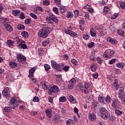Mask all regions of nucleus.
I'll list each match as a JSON object with an SVG mask.
<instances>
[{"mask_svg":"<svg viewBox=\"0 0 125 125\" xmlns=\"http://www.w3.org/2000/svg\"><path fill=\"white\" fill-rule=\"evenodd\" d=\"M83 38L84 39V40H87V39L89 38V36H88V35H87V34L84 35L83 36Z\"/></svg>","mask_w":125,"mask_h":125,"instance_id":"nucleus-64","label":"nucleus"},{"mask_svg":"<svg viewBox=\"0 0 125 125\" xmlns=\"http://www.w3.org/2000/svg\"><path fill=\"white\" fill-rule=\"evenodd\" d=\"M100 113L102 114H105L106 113H109V112L104 108H101L100 109Z\"/></svg>","mask_w":125,"mask_h":125,"instance_id":"nucleus-24","label":"nucleus"},{"mask_svg":"<svg viewBox=\"0 0 125 125\" xmlns=\"http://www.w3.org/2000/svg\"><path fill=\"white\" fill-rule=\"evenodd\" d=\"M43 4H44V5H49V1L48 0L43 1Z\"/></svg>","mask_w":125,"mask_h":125,"instance_id":"nucleus-57","label":"nucleus"},{"mask_svg":"<svg viewBox=\"0 0 125 125\" xmlns=\"http://www.w3.org/2000/svg\"><path fill=\"white\" fill-rule=\"evenodd\" d=\"M11 109H13L12 107H11H11L10 106H9V107L6 106L4 108V111L7 112V113H9V112H10V110H11Z\"/></svg>","mask_w":125,"mask_h":125,"instance_id":"nucleus-30","label":"nucleus"},{"mask_svg":"<svg viewBox=\"0 0 125 125\" xmlns=\"http://www.w3.org/2000/svg\"><path fill=\"white\" fill-rule=\"evenodd\" d=\"M90 68L92 72H95L96 69H97V66L95 64H92L90 66Z\"/></svg>","mask_w":125,"mask_h":125,"instance_id":"nucleus-27","label":"nucleus"},{"mask_svg":"<svg viewBox=\"0 0 125 125\" xmlns=\"http://www.w3.org/2000/svg\"><path fill=\"white\" fill-rule=\"evenodd\" d=\"M93 77L94 78V79H97L98 78V73L97 72L93 73Z\"/></svg>","mask_w":125,"mask_h":125,"instance_id":"nucleus-56","label":"nucleus"},{"mask_svg":"<svg viewBox=\"0 0 125 125\" xmlns=\"http://www.w3.org/2000/svg\"><path fill=\"white\" fill-rule=\"evenodd\" d=\"M5 27L6 31L8 32H12L13 31V28L10 24H7Z\"/></svg>","mask_w":125,"mask_h":125,"instance_id":"nucleus-16","label":"nucleus"},{"mask_svg":"<svg viewBox=\"0 0 125 125\" xmlns=\"http://www.w3.org/2000/svg\"><path fill=\"white\" fill-rule=\"evenodd\" d=\"M66 17L67 18H72V17H73V13H72V12H69L67 13Z\"/></svg>","mask_w":125,"mask_h":125,"instance_id":"nucleus-46","label":"nucleus"},{"mask_svg":"<svg viewBox=\"0 0 125 125\" xmlns=\"http://www.w3.org/2000/svg\"><path fill=\"white\" fill-rule=\"evenodd\" d=\"M76 79L75 78H72L71 80L69 81V83L71 84H75L76 83Z\"/></svg>","mask_w":125,"mask_h":125,"instance_id":"nucleus-41","label":"nucleus"},{"mask_svg":"<svg viewBox=\"0 0 125 125\" xmlns=\"http://www.w3.org/2000/svg\"><path fill=\"white\" fill-rule=\"evenodd\" d=\"M53 10L57 15H59V12L58 11V8L56 7H54L53 8Z\"/></svg>","mask_w":125,"mask_h":125,"instance_id":"nucleus-35","label":"nucleus"},{"mask_svg":"<svg viewBox=\"0 0 125 125\" xmlns=\"http://www.w3.org/2000/svg\"><path fill=\"white\" fill-rule=\"evenodd\" d=\"M36 10H38V11L40 10L42 12H43V9H42V7H40V6L37 7Z\"/></svg>","mask_w":125,"mask_h":125,"instance_id":"nucleus-51","label":"nucleus"},{"mask_svg":"<svg viewBox=\"0 0 125 125\" xmlns=\"http://www.w3.org/2000/svg\"><path fill=\"white\" fill-rule=\"evenodd\" d=\"M115 114H116V115H118V116H121V115L123 114V112H122V111H120V110L116 109L115 110Z\"/></svg>","mask_w":125,"mask_h":125,"instance_id":"nucleus-37","label":"nucleus"},{"mask_svg":"<svg viewBox=\"0 0 125 125\" xmlns=\"http://www.w3.org/2000/svg\"><path fill=\"white\" fill-rule=\"evenodd\" d=\"M59 100L61 102H65L67 99H66V97H62L60 98Z\"/></svg>","mask_w":125,"mask_h":125,"instance_id":"nucleus-40","label":"nucleus"},{"mask_svg":"<svg viewBox=\"0 0 125 125\" xmlns=\"http://www.w3.org/2000/svg\"><path fill=\"white\" fill-rule=\"evenodd\" d=\"M105 102L108 103V102H110V96H106L104 100Z\"/></svg>","mask_w":125,"mask_h":125,"instance_id":"nucleus-54","label":"nucleus"},{"mask_svg":"<svg viewBox=\"0 0 125 125\" xmlns=\"http://www.w3.org/2000/svg\"><path fill=\"white\" fill-rule=\"evenodd\" d=\"M119 101L118 100H114L112 101L111 106H112L113 108H117V107L119 106Z\"/></svg>","mask_w":125,"mask_h":125,"instance_id":"nucleus-14","label":"nucleus"},{"mask_svg":"<svg viewBox=\"0 0 125 125\" xmlns=\"http://www.w3.org/2000/svg\"><path fill=\"white\" fill-rule=\"evenodd\" d=\"M97 61L98 62L99 64H100V65L102 64V60L100 57H98L97 58Z\"/></svg>","mask_w":125,"mask_h":125,"instance_id":"nucleus-55","label":"nucleus"},{"mask_svg":"<svg viewBox=\"0 0 125 125\" xmlns=\"http://www.w3.org/2000/svg\"><path fill=\"white\" fill-rule=\"evenodd\" d=\"M55 3H56L58 6H59L61 4V0H54Z\"/></svg>","mask_w":125,"mask_h":125,"instance_id":"nucleus-45","label":"nucleus"},{"mask_svg":"<svg viewBox=\"0 0 125 125\" xmlns=\"http://www.w3.org/2000/svg\"><path fill=\"white\" fill-rule=\"evenodd\" d=\"M19 47L21 49H27L28 46L26 45V42L25 41H21V42L19 44Z\"/></svg>","mask_w":125,"mask_h":125,"instance_id":"nucleus-10","label":"nucleus"},{"mask_svg":"<svg viewBox=\"0 0 125 125\" xmlns=\"http://www.w3.org/2000/svg\"><path fill=\"white\" fill-rule=\"evenodd\" d=\"M96 118V116L94 114V113L89 114V119L90 121H95Z\"/></svg>","mask_w":125,"mask_h":125,"instance_id":"nucleus-17","label":"nucleus"},{"mask_svg":"<svg viewBox=\"0 0 125 125\" xmlns=\"http://www.w3.org/2000/svg\"><path fill=\"white\" fill-rule=\"evenodd\" d=\"M60 121V116L59 115H55L52 118V122L55 124H59Z\"/></svg>","mask_w":125,"mask_h":125,"instance_id":"nucleus-5","label":"nucleus"},{"mask_svg":"<svg viewBox=\"0 0 125 125\" xmlns=\"http://www.w3.org/2000/svg\"><path fill=\"white\" fill-rule=\"evenodd\" d=\"M84 18L85 19H88L89 18V14L87 12L85 13Z\"/></svg>","mask_w":125,"mask_h":125,"instance_id":"nucleus-59","label":"nucleus"},{"mask_svg":"<svg viewBox=\"0 0 125 125\" xmlns=\"http://www.w3.org/2000/svg\"><path fill=\"white\" fill-rule=\"evenodd\" d=\"M9 66L11 68H16L17 67V63L13 62H9Z\"/></svg>","mask_w":125,"mask_h":125,"instance_id":"nucleus-22","label":"nucleus"},{"mask_svg":"<svg viewBox=\"0 0 125 125\" xmlns=\"http://www.w3.org/2000/svg\"><path fill=\"white\" fill-rule=\"evenodd\" d=\"M13 14L15 16H19V15H20V11L18 10H15L13 11Z\"/></svg>","mask_w":125,"mask_h":125,"instance_id":"nucleus-33","label":"nucleus"},{"mask_svg":"<svg viewBox=\"0 0 125 125\" xmlns=\"http://www.w3.org/2000/svg\"><path fill=\"white\" fill-rule=\"evenodd\" d=\"M9 90V88L6 87L2 91V95L5 96L6 98L9 99L10 97V94L7 93V92Z\"/></svg>","mask_w":125,"mask_h":125,"instance_id":"nucleus-7","label":"nucleus"},{"mask_svg":"<svg viewBox=\"0 0 125 125\" xmlns=\"http://www.w3.org/2000/svg\"><path fill=\"white\" fill-rule=\"evenodd\" d=\"M7 44H8V45H10V46H12V45H13L14 42H13V41H12V40H8L7 42Z\"/></svg>","mask_w":125,"mask_h":125,"instance_id":"nucleus-39","label":"nucleus"},{"mask_svg":"<svg viewBox=\"0 0 125 125\" xmlns=\"http://www.w3.org/2000/svg\"><path fill=\"white\" fill-rule=\"evenodd\" d=\"M49 41H44V42H42V44L43 46H46L47 45L49 44Z\"/></svg>","mask_w":125,"mask_h":125,"instance_id":"nucleus-42","label":"nucleus"},{"mask_svg":"<svg viewBox=\"0 0 125 125\" xmlns=\"http://www.w3.org/2000/svg\"><path fill=\"white\" fill-rule=\"evenodd\" d=\"M74 87V84L69 83L68 85V89H73Z\"/></svg>","mask_w":125,"mask_h":125,"instance_id":"nucleus-52","label":"nucleus"},{"mask_svg":"<svg viewBox=\"0 0 125 125\" xmlns=\"http://www.w3.org/2000/svg\"><path fill=\"white\" fill-rule=\"evenodd\" d=\"M17 28L18 29V30H22V29L23 30H25V25L20 23L17 26Z\"/></svg>","mask_w":125,"mask_h":125,"instance_id":"nucleus-20","label":"nucleus"},{"mask_svg":"<svg viewBox=\"0 0 125 125\" xmlns=\"http://www.w3.org/2000/svg\"><path fill=\"white\" fill-rule=\"evenodd\" d=\"M21 35L23 38H28L29 34L27 31H22L21 32Z\"/></svg>","mask_w":125,"mask_h":125,"instance_id":"nucleus-31","label":"nucleus"},{"mask_svg":"<svg viewBox=\"0 0 125 125\" xmlns=\"http://www.w3.org/2000/svg\"><path fill=\"white\" fill-rule=\"evenodd\" d=\"M116 66L118 68H121V69H123L124 66H125V63L124 62H120L116 64Z\"/></svg>","mask_w":125,"mask_h":125,"instance_id":"nucleus-28","label":"nucleus"},{"mask_svg":"<svg viewBox=\"0 0 125 125\" xmlns=\"http://www.w3.org/2000/svg\"><path fill=\"white\" fill-rule=\"evenodd\" d=\"M45 71H48L51 68L50 66L48 64H45L44 66Z\"/></svg>","mask_w":125,"mask_h":125,"instance_id":"nucleus-38","label":"nucleus"},{"mask_svg":"<svg viewBox=\"0 0 125 125\" xmlns=\"http://www.w3.org/2000/svg\"><path fill=\"white\" fill-rule=\"evenodd\" d=\"M45 112L47 115V117L49 118V119H51V115H52V110L50 109H47L45 110Z\"/></svg>","mask_w":125,"mask_h":125,"instance_id":"nucleus-12","label":"nucleus"},{"mask_svg":"<svg viewBox=\"0 0 125 125\" xmlns=\"http://www.w3.org/2000/svg\"><path fill=\"white\" fill-rule=\"evenodd\" d=\"M20 101L18 102H16V98L13 97L11 99V103H9V105H11L12 109H15L16 107H18L19 106V103Z\"/></svg>","mask_w":125,"mask_h":125,"instance_id":"nucleus-2","label":"nucleus"},{"mask_svg":"<svg viewBox=\"0 0 125 125\" xmlns=\"http://www.w3.org/2000/svg\"><path fill=\"white\" fill-rule=\"evenodd\" d=\"M110 42L112 44H117L118 43V41L117 40L110 38Z\"/></svg>","mask_w":125,"mask_h":125,"instance_id":"nucleus-23","label":"nucleus"},{"mask_svg":"<svg viewBox=\"0 0 125 125\" xmlns=\"http://www.w3.org/2000/svg\"><path fill=\"white\" fill-rule=\"evenodd\" d=\"M69 100L71 102V103H72L73 104H75V103H77L76 102V99L74 98V97L70 95L69 97Z\"/></svg>","mask_w":125,"mask_h":125,"instance_id":"nucleus-18","label":"nucleus"},{"mask_svg":"<svg viewBox=\"0 0 125 125\" xmlns=\"http://www.w3.org/2000/svg\"><path fill=\"white\" fill-rule=\"evenodd\" d=\"M90 60H91V61H93L94 62H95V60H96L95 59V57H94L93 56H91L90 57Z\"/></svg>","mask_w":125,"mask_h":125,"instance_id":"nucleus-61","label":"nucleus"},{"mask_svg":"<svg viewBox=\"0 0 125 125\" xmlns=\"http://www.w3.org/2000/svg\"><path fill=\"white\" fill-rule=\"evenodd\" d=\"M30 16H31V17L32 18H34V19H38V17H37V15H36V14H35L33 13H31L30 14Z\"/></svg>","mask_w":125,"mask_h":125,"instance_id":"nucleus-48","label":"nucleus"},{"mask_svg":"<svg viewBox=\"0 0 125 125\" xmlns=\"http://www.w3.org/2000/svg\"><path fill=\"white\" fill-rule=\"evenodd\" d=\"M70 68V67H69V66H65L62 69L63 70V71H65V72H67L68 70H69V68Z\"/></svg>","mask_w":125,"mask_h":125,"instance_id":"nucleus-53","label":"nucleus"},{"mask_svg":"<svg viewBox=\"0 0 125 125\" xmlns=\"http://www.w3.org/2000/svg\"><path fill=\"white\" fill-rule=\"evenodd\" d=\"M51 18H52V21L54 22V23H56L57 24L59 22V20H58V19H57V17H56L55 15L54 14L51 15Z\"/></svg>","mask_w":125,"mask_h":125,"instance_id":"nucleus-15","label":"nucleus"},{"mask_svg":"<svg viewBox=\"0 0 125 125\" xmlns=\"http://www.w3.org/2000/svg\"><path fill=\"white\" fill-rule=\"evenodd\" d=\"M71 62L73 64L74 67H77V65H78V61H77L76 59H72L71 60Z\"/></svg>","mask_w":125,"mask_h":125,"instance_id":"nucleus-25","label":"nucleus"},{"mask_svg":"<svg viewBox=\"0 0 125 125\" xmlns=\"http://www.w3.org/2000/svg\"><path fill=\"white\" fill-rule=\"evenodd\" d=\"M112 77H113V79H112L111 78H110V81L111 82H112V81H114V89L115 90H118V89L120 87V85H119V84H118V80H116V79H115V78H114V75H111L110 78H112Z\"/></svg>","mask_w":125,"mask_h":125,"instance_id":"nucleus-4","label":"nucleus"},{"mask_svg":"<svg viewBox=\"0 0 125 125\" xmlns=\"http://www.w3.org/2000/svg\"><path fill=\"white\" fill-rule=\"evenodd\" d=\"M120 6L121 8H125V3L122 2L120 3Z\"/></svg>","mask_w":125,"mask_h":125,"instance_id":"nucleus-62","label":"nucleus"},{"mask_svg":"<svg viewBox=\"0 0 125 125\" xmlns=\"http://www.w3.org/2000/svg\"><path fill=\"white\" fill-rule=\"evenodd\" d=\"M17 59L18 61L20 63H23L24 61H26V60H27L26 57L22 55H18L17 56Z\"/></svg>","mask_w":125,"mask_h":125,"instance_id":"nucleus-8","label":"nucleus"},{"mask_svg":"<svg viewBox=\"0 0 125 125\" xmlns=\"http://www.w3.org/2000/svg\"><path fill=\"white\" fill-rule=\"evenodd\" d=\"M118 34L120 36H123L124 34H125V31L124 30H122L121 29L118 30L117 31Z\"/></svg>","mask_w":125,"mask_h":125,"instance_id":"nucleus-36","label":"nucleus"},{"mask_svg":"<svg viewBox=\"0 0 125 125\" xmlns=\"http://www.w3.org/2000/svg\"><path fill=\"white\" fill-rule=\"evenodd\" d=\"M60 11L62 13H64V12H66V11H67V9L66 8V7L64 6H62V7L61 6L60 9Z\"/></svg>","mask_w":125,"mask_h":125,"instance_id":"nucleus-29","label":"nucleus"},{"mask_svg":"<svg viewBox=\"0 0 125 125\" xmlns=\"http://www.w3.org/2000/svg\"><path fill=\"white\" fill-rule=\"evenodd\" d=\"M115 62H116V59H112L110 61V64H113Z\"/></svg>","mask_w":125,"mask_h":125,"instance_id":"nucleus-63","label":"nucleus"},{"mask_svg":"<svg viewBox=\"0 0 125 125\" xmlns=\"http://www.w3.org/2000/svg\"><path fill=\"white\" fill-rule=\"evenodd\" d=\"M76 89L78 90H81L83 92V90L84 89V87L83 84V83H79L77 85H76Z\"/></svg>","mask_w":125,"mask_h":125,"instance_id":"nucleus-13","label":"nucleus"},{"mask_svg":"<svg viewBox=\"0 0 125 125\" xmlns=\"http://www.w3.org/2000/svg\"><path fill=\"white\" fill-rule=\"evenodd\" d=\"M121 102L122 104H125V94L123 95V97L121 99Z\"/></svg>","mask_w":125,"mask_h":125,"instance_id":"nucleus-47","label":"nucleus"},{"mask_svg":"<svg viewBox=\"0 0 125 125\" xmlns=\"http://www.w3.org/2000/svg\"><path fill=\"white\" fill-rule=\"evenodd\" d=\"M60 91V89H59V87L56 85H54L50 87V89L49 90L48 94L49 95H51L52 93H55V92H59Z\"/></svg>","mask_w":125,"mask_h":125,"instance_id":"nucleus-3","label":"nucleus"},{"mask_svg":"<svg viewBox=\"0 0 125 125\" xmlns=\"http://www.w3.org/2000/svg\"><path fill=\"white\" fill-rule=\"evenodd\" d=\"M90 35H91V37H96V34L95 33L92 32V31H91V30H90Z\"/></svg>","mask_w":125,"mask_h":125,"instance_id":"nucleus-60","label":"nucleus"},{"mask_svg":"<svg viewBox=\"0 0 125 125\" xmlns=\"http://www.w3.org/2000/svg\"><path fill=\"white\" fill-rule=\"evenodd\" d=\"M108 112H106V113H103L101 115V118L103 119V120H107L108 119V117H109Z\"/></svg>","mask_w":125,"mask_h":125,"instance_id":"nucleus-19","label":"nucleus"},{"mask_svg":"<svg viewBox=\"0 0 125 125\" xmlns=\"http://www.w3.org/2000/svg\"><path fill=\"white\" fill-rule=\"evenodd\" d=\"M41 84L42 85V86L43 89H44V90H46V89H47V85H46V84H45V83L44 82H41Z\"/></svg>","mask_w":125,"mask_h":125,"instance_id":"nucleus-26","label":"nucleus"},{"mask_svg":"<svg viewBox=\"0 0 125 125\" xmlns=\"http://www.w3.org/2000/svg\"><path fill=\"white\" fill-rule=\"evenodd\" d=\"M33 102H40V99L37 96H35L33 99Z\"/></svg>","mask_w":125,"mask_h":125,"instance_id":"nucleus-44","label":"nucleus"},{"mask_svg":"<svg viewBox=\"0 0 125 125\" xmlns=\"http://www.w3.org/2000/svg\"><path fill=\"white\" fill-rule=\"evenodd\" d=\"M90 86V83L87 82L85 83L84 87L83 90V92L85 94L88 93V87Z\"/></svg>","mask_w":125,"mask_h":125,"instance_id":"nucleus-9","label":"nucleus"},{"mask_svg":"<svg viewBox=\"0 0 125 125\" xmlns=\"http://www.w3.org/2000/svg\"><path fill=\"white\" fill-rule=\"evenodd\" d=\"M65 34H67V35H69L71 37L77 38V33H76V32H74L70 29L65 30Z\"/></svg>","mask_w":125,"mask_h":125,"instance_id":"nucleus-6","label":"nucleus"},{"mask_svg":"<svg viewBox=\"0 0 125 125\" xmlns=\"http://www.w3.org/2000/svg\"><path fill=\"white\" fill-rule=\"evenodd\" d=\"M55 70L57 71V72H61L62 71V68L60 66V65L58 63L57 65H56V67H54Z\"/></svg>","mask_w":125,"mask_h":125,"instance_id":"nucleus-21","label":"nucleus"},{"mask_svg":"<svg viewBox=\"0 0 125 125\" xmlns=\"http://www.w3.org/2000/svg\"><path fill=\"white\" fill-rule=\"evenodd\" d=\"M24 22L25 24H30V23H31V19H26L25 20Z\"/></svg>","mask_w":125,"mask_h":125,"instance_id":"nucleus-49","label":"nucleus"},{"mask_svg":"<svg viewBox=\"0 0 125 125\" xmlns=\"http://www.w3.org/2000/svg\"><path fill=\"white\" fill-rule=\"evenodd\" d=\"M20 18H21V19H25V15H24V13H21L20 15Z\"/></svg>","mask_w":125,"mask_h":125,"instance_id":"nucleus-58","label":"nucleus"},{"mask_svg":"<svg viewBox=\"0 0 125 125\" xmlns=\"http://www.w3.org/2000/svg\"><path fill=\"white\" fill-rule=\"evenodd\" d=\"M74 12L75 17H78V16H79V15H80V11L79 10H75L74 11Z\"/></svg>","mask_w":125,"mask_h":125,"instance_id":"nucleus-43","label":"nucleus"},{"mask_svg":"<svg viewBox=\"0 0 125 125\" xmlns=\"http://www.w3.org/2000/svg\"><path fill=\"white\" fill-rule=\"evenodd\" d=\"M51 63L52 68H55L56 67V65L58 64V63H57V62H56L54 61H51Z\"/></svg>","mask_w":125,"mask_h":125,"instance_id":"nucleus-32","label":"nucleus"},{"mask_svg":"<svg viewBox=\"0 0 125 125\" xmlns=\"http://www.w3.org/2000/svg\"><path fill=\"white\" fill-rule=\"evenodd\" d=\"M93 46H94V42H91L88 44V47L89 48H91V47H93Z\"/></svg>","mask_w":125,"mask_h":125,"instance_id":"nucleus-50","label":"nucleus"},{"mask_svg":"<svg viewBox=\"0 0 125 125\" xmlns=\"http://www.w3.org/2000/svg\"><path fill=\"white\" fill-rule=\"evenodd\" d=\"M51 31H52L51 28L48 27V26H45L38 33V35L41 37V38L44 39L47 37V35H49Z\"/></svg>","mask_w":125,"mask_h":125,"instance_id":"nucleus-1","label":"nucleus"},{"mask_svg":"<svg viewBox=\"0 0 125 125\" xmlns=\"http://www.w3.org/2000/svg\"><path fill=\"white\" fill-rule=\"evenodd\" d=\"M119 16V13H115L112 16H111V19L112 20L114 19H116L117 17Z\"/></svg>","mask_w":125,"mask_h":125,"instance_id":"nucleus-34","label":"nucleus"},{"mask_svg":"<svg viewBox=\"0 0 125 125\" xmlns=\"http://www.w3.org/2000/svg\"><path fill=\"white\" fill-rule=\"evenodd\" d=\"M35 72H36V68H35V67H33L31 69H30L29 70V78L30 79H31V78H33V77H34V73H35Z\"/></svg>","mask_w":125,"mask_h":125,"instance_id":"nucleus-11","label":"nucleus"}]
</instances>
